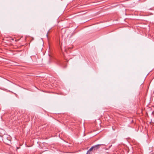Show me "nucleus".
<instances>
[{"label":"nucleus","mask_w":154,"mask_h":154,"mask_svg":"<svg viewBox=\"0 0 154 154\" xmlns=\"http://www.w3.org/2000/svg\"><path fill=\"white\" fill-rule=\"evenodd\" d=\"M86 154H91V152L88 150Z\"/></svg>","instance_id":"nucleus-4"},{"label":"nucleus","mask_w":154,"mask_h":154,"mask_svg":"<svg viewBox=\"0 0 154 154\" xmlns=\"http://www.w3.org/2000/svg\"><path fill=\"white\" fill-rule=\"evenodd\" d=\"M104 145L103 144H97V145H94V146H92L93 147V149H94V151H95L97 150V149H99L100 148V146L101 145Z\"/></svg>","instance_id":"nucleus-2"},{"label":"nucleus","mask_w":154,"mask_h":154,"mask_svg":"<svg viewBox=\"0 0 154 154\" xmlns=\"http://www.w3.org/2000/svg\"><path fill=\"white\" fill-rule=\"evenodd\" d=\"M19 148V147H17V149H18Z\"/></svg>","instance_id":"nucleus-5"},{"label":"nucleus","mask_w":154,"mask_h":154,"mask_svg":"<svg viewBox=\"0 0 154 154\" xmlns=\"http://www.w3.org/2000/svg\"><path fill=\"white\" fill-rule=\"evenodd\" d=\"M2 140L5 144L10 145L11 144V137L7 134H4L2 136Z\"/></svg>","instance_id":"nucleus-1"},{"label":"nucleus","mask_w":154,"mask_h":154,"mask_svg":"<svg viewBox=\"0 0 154 154\" xmlns=\"http://www.w3.org/2000/svg\"><path fill=\"white\" fill-rule=\"evenodd\" d=\"M46 35H47V36L48 37V34H47Z\"/></svg>","instance_id":"nucleus-6"},{"label":"nucleus","mask_w":154,"mask_h":154,"mask_svg":"<svg viewBox=\"0 0 154 154\" xmlns=\"http://www.w3.org/2000/svg\"><path fill=\"white\" fill-rule=\"evenodd\" d=\"M93 146H92L89 150H88L89 151H90L91 152V151H94V149H93Z\"/></svg>","instance_id":"nucleus-3"}]
</instances>
